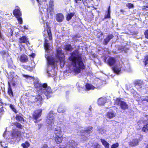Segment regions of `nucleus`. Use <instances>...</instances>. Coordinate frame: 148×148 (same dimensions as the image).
I'll return each mask as SVG.
<instances>
[{
    "label": "nucleus",
    "mask_w": 148,
    "mask_h": 148,
    "mask_svg": "<svg viewBox=\"0 0 148 148\" xmlns=\"http://www.w3.org/2000/svg\"><path fill=\"white\" fill-rule=\"evenodd\" d=\"M41 148H49L47 145L46 144H44Z\"/></svg>",
    "instance_id": "obj_52"
},
{
    "label": "nucleus",
    "mask_w": 148,
    "mask_h": 148,
    "mask_svg": "<svg viewBox=\"0 0 148 148\" xmlns=\"http://www.w3.org/2000/svg\"><path fill=\"white\" fill-rule=\"evenodd\" d=\"M121 66L120 64H118L112 67V69L114 72L117 74L120 72Z\"/></svg>",
    "instance_id": "obj_12"
},
{
    "label": "nucleus",
    "mask_w": 148,
    "mask_h": 148,
    "mask_svg": "<svg viewBox=\"0 0 148 148\" xmlns=\"http://www.w3.org/2000/svg\"><path fill=\"white\" fill-rule=\"evenodd\" d=\"M56 136L55 140L57 144L60 143L62 142L63 139L62 132L61 131V128L58 129L55 128L54 130Z\"/></svg>",
    "instance_id": "obj_5"
},
{
    "label": "nucleus",
    "mask_w": 148,
    "mask_h": 148,
    "mask_svg": "<svg viewBox=\"0 0 148 148\" xmlns=\"http://www.w3.org/2000/svg\"><path fill=\"white\" fill-rule=\"evenodd\" d=\"M120 11H121V12H123V10H120Z\"/></svg>",
    "instance_id": "obj_58"
},
{
    "label": "nucleus",
    "mask_w": 148,
    "mask_h": 148,
    "mask_svg": "<svg viewBox=\"0 0 148 148\" xmlns=\"http://www.w3.org/2000/svg\"><path fill=\"white\" fill-rule=\"evenodd\" d=\"M64 19V16L61 13H59L56 15V20L57 21L60 23L62 22Z\"/></svg>",
    "instance_id": "obj_14"
},
{
    "label": "nucleus",
    "mask_w": 148,
    "mask_h": 148,
    "mask_svg": "<svg viewBox=\"0 0 148 148\" xmlns=\"http://www.w3.org/2000/svg\"><path fill=\"white\" fill-rule=\"evenodd\" d=\"M91 109V107L90 106V108H89V109L90 110Z\"/></svg>",
    "instance_id": "obj_59"
},
{
    "label": "nucleus",
    "mask_w": 148,
    "mask_h": 148,
    "mask_svg": "<svg viewBox=\"0 0 148 148\" xmlns=\"http://www.w3.org/2000/svg\"><path fill=\"white\" fill-rule=\"evenodd\" d=\"M64 49L65 51H71L72 50V47L70 45H65L64 47Z\"/></svg>",
    "instance_id": "obj_24"
},
{
    "label": "nucleus",
    "mask_w": 148,
    "mask_h": 148,
    "mask_svg": "<svg viewBox=\"0 0 148 148\" xmlns=\"http://www.w3.org/2000/svg\"><path fill=\"white\" fill-rule=\"evenodd\" d=\"M147 148H148V144H147Z\"/></svg>",
    "instance_id": "obj_60"
},
{
    "label": "nucleus",
    "mask_w": 148,
    "mask_h": 148,
    "mask_svg": "<svg viewBox=\"0 0 148 148\" xmlns=\"http://www.w3.org/2000/svg\"><path fill=\"white\" fill-rule=\"evenodd\" d=\"M20 61L23 62H27L28 60L27 57L25 55H22L20 58Z\"/></svg>",
    "instance_id": "obj_23"
},
{
    "label": "nucleus",
    "mask_w": 148,
    "mask_h": 148,
    "mask_svg": "<svg viewBox=\"0 0 148 148\" xmlns=\"http://www.w3.org/2000/svg\"><path fill=\"white\" fill-rule=\"evenodd\" d=\"M81 1V0H75V1L76 3H77L78 1Z\"/></svg>",
    "instance_id": "obj_55"
},
{
    "label": "nucleus",
    "mask_w": 148,
    "mask_h": 148,
    "mask_svg": "<svg viewBox=\"0 0 148 148\" xmlns=\"http://www.w3.org/2000/svg\"><path fill=\"white\" fill-rule=\"evenodd\" d=\"M48 34V36L49 37V40H51L52 39V34L51 32V31L49 29H47V31H46Z\"/></svg>",
    "instance_id": "obj_32"
},
{
    "label": "nucleus",
    "mask_w": 148,
    "mask_h": 148,
    "mask_svg": "<svg viewBox=\"0 0 148 148\" xmlns=\"http://www.w3.org/2000/svg\"><path fill=\"white\" fill-rule=\"evenodd\" d=\"M86 89L87 90H90L91 89H94L95 87L92 85L88 84H87L86 85Z\"/></svg>",
    "instance_id": "obj_29"
},
{
    "label": "nucleus",
    "mask_w": 148,
    "mask_h": 148,
    "mask_svg": "<svg viewBox=\"0 0 148 148\" xmlns=\"http://www.w3.org/2000/svg\"><path fill=\"white\" fill-rule=\"evenodd\" d=\"M11 125L12 126H16L18 128L21 129L22 127L20 123L17 122L12 123H11Z\"/></svg>",
    "instance_id": "obj_31"
},
{
    "label": "nucleus",
    "mask_w": 148,
    "mask_h": 148,
    "mask_svg": "<svg viewBox=\"0 0 148 148\" xmlns=\"http://www.w3.org/2000/svg\"><path fill=\"white\" fill-rule=\"evenodd\" d=\"M65 110L61 107H60L58 109V111L59 113H63L65 111Z\"/></svg>",
    "instance_id": "obj_38"
},
{
    "label": "nucleus",
    "mask_w": 148,
    "mask_h": 148,
    "mask_svg": "<svg viewBox=\"0 0 148 148\" xmlns=\"http://www.w3.org/2000/svg\"><path fill=\"white\" fill-rule=\"evenodd\" d=\"M17 18V19H18V21L21 24H22V22H23L22 18H21L20 17H18V18Z\"/></svg>",
    "instance_id": "obj_46"
},
{
    "label": "nucleus",
    "mask_w": 148,
    "mask_h": 148,
    "mask_svg": "<svg viewBox=\"0 0 148 148\" xmlns=\"http://www.w3.org/2000/svg\"><path fill=\"white\" fill-rule=\"evenodd\" d=\"M78 143L75 141L71 140L67 143L66 147L62 146V148H77Z\"/></svg>",
    "instance_id": "obj_9"
},
{
    "label": "nucleus",
    "mask_w": 148,
    "mask_h": 148,
    "mask_svg": "<svg viewBox=\"0 0 148 148\" xmlns=\"http://www.w3.org/2000/svg\"><path fill=\"white\" fill-rule=\"evenodd\" d=\"M69 59L71 61V65L73 67V72L75 74L80 73L81 70L84 69L85 66L82 61V54L78 50H76L71 53Z\"/></svg>",
    "instance_id": "obj_1"
},
{
    "label": "nucleus",
    "mask_w": 148,
    "mask_h": 148,
    "mask_svg": "<svg viewBox=\"0 0 148 148\" xmlns=\"http://www.w3.org/2000/svg\"><path fill=\"white\" fill-rule=\"evenodd\" d=\"M139 140L138 139H134L129 143V145L132 147L136 146L138 145Z\"/></svg>",
    "instance_id": "obj_19"
},
{
    "label": "nucleus",
    "mask_w": 148,
    "mask_h": 148,
    "mask_svg": "<svg viewBox=\"0 0 148 148\" xmlns=\"http://www.w3.org/2000/svg\"><path fill=\"white\" fill-rule=\"evenodd\" d=\"M10 73H11V75H12V73H14V72H12V71H11V72Z\"/></svg>",
    "instance_id": "obj_57"
},
{
    "label": "nucleus",
    "mask_w": 148,
    "mask_h": 148,
    "mask_svg": "<svg viewBox=\"0 0 148 148\" xmlns=\"http://www.w3.org/2000/svg\"><path fill=\"white\" fill-rule=\"evenodd\" d=\"M22 116V115L21 114H17L16 116V120L20 122L24 121Z\"/></svg>",
    "instance_id": "obj_28"
},
{
    "label": "nucleus",
    "mask_w": 148,
    "mask_h": 148,
    "mask_svg": "<svg viewBox=\"0 0 148 148\" xmlns=\"http://www.w3.org/2000/svg\"><path fill=\"white\" fill-rule=\"evenodd\" d=\"M145 37L148 39V29L146 30L144 32Z\"/></svg>",
    "instance_id": "obj_44"
},
{
    "label": "nucleus",
    "mask_w": 148,
    "mask_h": 148,
    "mask_svg": "<svg viewBox=\"0 0 148 148\" xmlns=\"http://www.w3.org/2000/svg\"><path fill=\"white\" fill-rule=\"evenodd\" d=\"M23 76L24 77H25L27 78H33L32 77L29 76L28 75H23Z\"/></svg>",
    "instance_id": "obj_49"
},
{
    "label": "nucleus",
    "mask_w": 148,
    "mask_h": 148,
    "mask_svg": "<svg viewBox=\"0 0 148 148\" xmlns=\"http://www.w3.org/2000/svg\"><path fill=\"white\" fill-rule=\"evenodd\" d=\"M113 37V36L112 34L109 35L106 38L104 39L103 44L105 45H107L110 40L112 39Z\"/></svg>",
    "instance_id": "obj_20"
},
{
    "label": "nucleus",
    "mask_w": 148,
    "mask_h": 148,
    "mask_svg": "<svg viewBox=\"0 0 148 148\" xmlns=\"http://www.w3.org/2000/svg\"><path fill=\"white\" fill-rule=\"evenodd\" d=\"M99 145L98 144H97L96 145H93V147L94 148H98L99 147H98V146Z\"/></svg>",
    "instance_id": "obj_51"
},
{
    "label": "nucleus",
    "mask_w": 148,
    "mask_h": 148,
    "mask_svg": "<svg viewBox=\"0 0 148 148\" xmlns=\"http://www.w3.org/2000/svg\"><path fill=\"white\" fill-rule=\"evenodd\" d=\"M100 140L102 143V144L106 148H109V144L106 140L103 139H101Z\"/></svg>",
    "instance_id": "obj_26"
},
{
    "label": "nucleus",
    "mask_w": 148,
    "mask_h": 148,
    "mask_svg": "<svg viewBox=\"0 0 148 148\" xmlns=\"http://www.w3.org/2000/svg\"><path fill=\"white\" fill-rule=\"evenodd\" d=\"M146 100V101H148V99H147Z\"/></svg>",
    "instance_id": "obj_63"
},
{
    "label": "nucleus",
    "mask_w": 148,
    "mask_h": 148,
    "mask_svg": "<svg viewBox=\"0 0 148 148\" xmlns=\"http://www.w3.org/2000/svg\"><path fill=\"white\" fill-rule=\"evenodd\" d=\"M1 145L4 148H7V146H6L5 143L4 142H1Z\"/></svg>",
    "instance_id": "obj_42"
},
{
    "label": "nucleus",
    "mask_w": 148,
    "mask_h": 148,
    "mask_svg": "<svg viewBox=\"0 0 148 148\" xmlns=\"http://www.w3.org/2000/svg\"><path fill=\"white\" fill-rule=\"evenodd\" d=\"M17 7V8L15 9L13 12L14 15L15 16L16 18L20 17L21 16V13L19 9Z\"/></svg>",
    "instance_id": "obj_17"
},
{
    "label": "nucleus",
    "mask_w": 148,
    "mask_h": 148,
    "mask_svg": "<svg viewBox=\"0 0 148 148\" xmlns=\"http://www.w3.org/2000/svg\"><path fill=\"white\" fill-rule=\"evenodd\" d=\"M23 27L25 29H28L27 27L26 26H24Z\"/></svg>",
    "instance_id": "obj_53"
},
{
    "label": "nucleus",
    "mask_w": 148,
    "mask_h": 148,
    "mask_svg": "<svg viewBox=\"0 0 148 148\" xmlns=\"http://www.w3.org/2000/svg\"><path fill=\"white\" fill-rule=\"evenodd\" d=\"M119 143H117L113 144L111 147V148H117L119 146Z\"/></svg>",
    "instance_id": "obj_41"
},
{
    "label": "nucleus",
    "mask_w": 148,
    "mask_h": 148,
    "mask_svg": "<svg viewBox=\"0 0 148 148\" xmlns=\"http://www.w3.org/2000/svg\"><path fill=\"white\" fill-rule=\"evenodd\" d=\"M116 115V113L114 111H109L106 114L107 117L109 119H112L115 117Z\"/></svg>",
    "instance_id": "obj_15"
},
{
    "label": "nucleus",
    "mask_w": 148,
    "mask_h": 148,
    "mask_svg": "<svg viewBox=\"0 0 148 148\" xmlns=\"http://www.w3.org/2000/svg\"><path fill=\"white\" fill-rule=\"evenodd\" d=\"M49 6L50 7V8L53 7V0H50L49 4Z\"/></svg>",
    "instance_id": "obj_43"
},
{
    "label": "nucleus",
    "mask_w": 148,
    "mask_h": 148,
    "mask_svg": "<svg viewBox=\"0 0 148 148\" xmlns=\"http://www.w3.org/2000/svg\"><path fill=\"white\" fill-rule=\"evenodd\" d=\"M116 60L114 58H111L109 59L108 60V63L110 66L114 65L115 63Z\"/></svg>",
    "instance_id": "obj_25"
},
{
    "label": "nucleus",
    "mask_w": 148,
    "mask_h": 148,
    "mask_svg": "<svg viewBox=\"0 0 148 148\" xmlns=\"http://www.w3.org/2000/svg\"><path fill=\"white\" fill-rule=\"evenodd\" d=\"M21 145L24 148H27L29 146V144L28 142L26 141L25 143L22 144Z\"/></svg>",
    "instance_id": "obj_36"
},
{
    "label": "nucleus",
    "mask_w": 148,
    "mask_h": 148,
    "mask_svg": "<svg viewBox=\"0 0 148 148\" xmlns=\"http://www.w3.org/2000/svg\"><path fill=\"white\" fill-rule=\"evenodd\" d=\"M110 6H109L108 9V12L107 15H105V18H110Z\"/></svg>",
    "instance_id": "obj_33"
},
{
    "label": "nucleus",
    "mask_w": 148,
    "mask_h": 148,
    "mask_svg": "<svg viewBox=\"0 0 148 148\" xmlns=\"http://www.w3.org/2000/svg\"><path fill=\"white\" fill-rule=\"evenodd\" d=\"M54 119L53 116V112L52 111H50L47 115V125L49 126H52V125L54 123Z\"/></svg>",
    "instance_id": "obj_8"
},
{
    "label": "nucleus",
    "mask_w": 148,
    "mask_h": 148,
    "mask_svg": "<svg viewBox=\"0 0 148 148\" xmlns=\"http://www.w3.org/2000/svg\"><path fill=\"white\" fill-rule=\"evenodd\" d=\"M3 109V108H2V109H1V110H2V109Z\"/></svg>",
    "instance_id": "obj_64"
},
{
    "label": "nucleus",
    "mask_w": 148,
    "mask_h": 148,
    "mask_svg": "<svg viewBox=\"0 0 148 148\" xmlns=\"http://www.w3.org/2000/svg\"><path fill=\"white\" fill-rule=\"evenodd\" d=\"M99 131L100 133L102 134L105 132V131L103 128H101L99 130Z\"/></svg>",
    "instance_id": "obj_47"
},
{
    "label": "nucleus",
    "mask_w": 148,
    "mask_h": 148,
    "mask_svg": "<svg viewBox=\"0 0 148 148\" xmlns=\"http://www.w3.org/2000/svg\"><path fill=\"white\" fill-rule=\"evenodd\" d=\"M34 85L37 90L40 92L43 93L48 99L51 96L52 91L51 88L48 86L47 84H41L37 80L34 81Z\"/></svg>",
    "instance_id": "obj_3"
},
{
    "label": "nucleus",
    "mask_w": 148,
    "mask_h": 148,
    "mask_svg": "<svg viewBox=\"0 0 148 148\" xmlns=\"http://www.w3.org/2000/svg\"><path fill=\"white\" fill-rule=\"evenodd\" d=\"M1 53L2 55V57L4 59L6 58L7 61L8 62H10L11 61V58L9 54L6 53L5 52L3 51L1 52Z\"/></svg>",
    "instance_id": "obj_13"
},
{
    "label": "nucleus",
    "mask_w": 148,
    "mask_h": 148,
    "mask_svg": "<svg viewBox=\"0 0 148 148\" xmlns=\"http://www.w3.org/2000/svg\"><path fill=\"white\" fill-rule=\"evenodd\" d=\"M127 45H125L123 46V48H124V49L123 51H125V52H126V51L128 49V48L127 47Z\"/></svg>",
    "instance_id": "obj_48"
},
{
    "label": "nucleus",
    "mask_w": 148,
    "mask_h": 148,
    "mask_svg": "<svg viewBox=\"0 0 148 148\" xmlns=\"http://www.w3.org/2000/svg\"><path fill=\"white\" fill-rule=\"evenodd\" d=\"M41 97L40 95H39L38 96L37 98L35 96H33L31 99L32 101H29L31 102L32 103L38 101H39V100L40 99Z\"/></svg>",
    "instance_id": "obj_22"
},
{
    "label": "nucleus",
    "mask_w": 148,
    "mask_h": 148,
    "mask_svg": "<svg viewBox=\"0 0 148 148\" xmlns=\"http://www.w3.org/2000/svg\"><path fill=\"white\" fill-rule=\"evenodd\" d=\"M92 127H89L87 128L86 130H85L84 132L83 133V134L84 133V137H83L82 138L83 140L85 141L87 140V136L90 133V132L92 130Z\"/></svg>",
    "instance_id": "obj_11"
},
{
    "label": "nucleus",
    "mask_w": 148,
    "mask_h": 148,
    "mask_svg": "<svg viewBox=\"0 0 148 148\" xmlns=\"http://www.w3.org/2000/svg\"><path fill=\"white\" fill-rule=\"evenodd\" d=\"M143 10H148V5L146 6H144L143 8Z\"/></svg>",
    "instance_id": "obj_50"
},
{
    "label": "nucleus",
    "mask_w": 148,
    "mask_h": 148,
    "mask_svg": "<svg viewBox=\"0 0 148 148\" xmlns=\"http://www.w3.org/2000/svg\"><path fill=\"white\" fill-rule=\"evenodd\" d=\"M59 148H62V146L61 147H59Z\"/></svg>",
    "instance_id": "obj_61"
},
{
    "label": "nucleus",
    "mask_w": 148,
    "mask_h": 148,
    "mask_svg": "<svg viewBox=\"0 0 148 148\" xmlns=\"http://www.w3.org/2000/svg\"><path fill=\"white\" fill-rule=\"evenodd\" d=\"M8 94L9 95L12 97H13V92L12 90V89L11 88H10V87L9 88L8 90Z\"/></svg>",
    "instance_id": "obj_34"
},
{
    "label": "nucleus",
    "mask_w": 148,
    "mask_h": 148,
    "mask_svg": "<svg viewBox=\"0 0 148 148\" xmlns=\"http://www.w3.org/2000/svg\"><path fill=\"white\" fill-rule=\"evenodd\" d=\"M76 36H74V37H73V40H74V39H75V38H76Z\"/></svg>",
    "instance_id": "obj_56"
},
{
    "label": "nucleus",
    "mask_w": 148,
    "mask_h": 148,
    "mask_svg": "<svg viewBox=\"0 0 148 148\" xmlns=\"http://www.w3.org/2000/svg\"><path fill=\"white\" fill-rule=\"evenodd\" d=\"M28 38L25 36H22L19 38L18 41L19 43H26L28 42Z\"/></svg>",
    "instance_id": "obj_18"
},
{
    "label": "nucleus",
    "mask_w": 148,
    "mask_h": 148,
    "mask_svg": "<svg viewBox=\"0 0 148 148\" xmlns=\"http://www.w3.org/2000/svg\"><path fill=\"white\" fill-rule=\"evenodd\" d=\"M6 130L4 132V133L3 134V136L4 137L5 136L6 134Z\"/></svg>",
    "instance_id": "obj_54"
},
{
    "label": "nucleus",
    "mask_w": 148,
    "mask_h": 148,
    "mask_svg": "<svg viewBox=\"0 0 148 148\" xmlns=\"http://www.w3.org/2000/svg\"><path fill=\"white\" fill-rule=\"evenodd\" d=\"M106 101V99L105 98H100L98 100V103L100 106L103 105Z\"/></svg>",
    "instance_id": "obj_21"
},
{
    "label": "nucleus",
    "mask_w": 148,
    "mask_h": 148,
    "mask_svg": "<svg viewBox=\"0 0 148 148\" xmlns=\"http://www.w3.org/2000/svg\"><path fill=\"white\" fill-rule=\"evenodd\" d=\"M118 47V51H122L124 48H123V46H119Z\"/></svg>",
    "instance_id": "obj_45"
},
{
    "label": "nucleus",
    "mask_w": 148,
    "mask_h": 148,
    "mask_svg": "<svg viewBox=\"0 0 148 148\" xmlns=\"http://www.w3.org/2000/svg\"><path fill=\"white\" fill-rule=\"evenodd\" d=\"M134 86H136L138 85V86H140L142 85L143 84V81L140 80H136L134 82Z\"/></svg>",
    "instance_id": "obj_27"
},
{
    "label": "nucleus",
    "mask_w": 148,
    "mask_h": 148,
    "mask_svg": "<svg viewBox=\"0 0 148 148\" xmlns=\"http://www.w3.org/2000/svg\"><path fill=\"white\" fill-rule=\"evenodd\" d=\"M64 54L62 52L61 49H58L57 50V54L56 56V58H53V60H54V62L57 64V63L60 61V66L61 67H64ZM57 65V64H56Z\"/></svg>",
    "instance_id": "obj_4"
},
{
    "label": "nucleus",
    "mask_w": 148,
    "mask_h": 148,
    "mask_svg": "<svg viewBox=\"0 0 148 148\" xmlns=\"http://www.w3.org/2000/svg\"><path fill=\"white\" fill-rule=\"evenodd\" d=\"M144 62L145 66H146L147 64H148V56H147L145 57Z\"/></svg>",
    "instance_id": "obj_40"
},
{
    "label": "nucleus",
    "mask_w": 148,
    "mask_h": 148,
    "mask_svg": "<svg viewBox=\"0 0 148 148\" xmlns=\"http://www.w3.org/2000/svg\"><path fill=\"white\" fill-rule=\"evenodd\" d=\"M44 47L46 51L45 56L47 61V73L48 76L53 77L56 74L54 69L56 67L57 65L54 62L53 57L48 54L49 52L50 46L48 42V40L46 39L45 40Z\"/></svg>",
    "instance_id": "obj_2"
},
{
    "label": "nucleus",
    "mask_w": 148,
    "mask_h": 148,
    "mask_svg": "<svg viewBox=\"0 0 148 148\" xmlns=\"http://www.w3.org/2000/svg\"><path fill=\"white\" fill-rule=\"evenodd\" d=\"M144 116L147 119V122L145 123L142 130L144 132H148V115L145 114L144 115Z\"/></svg>",
    "instance_id": "obj_16"
},
{
    "label": "nucleus",
    "mask_w": 148,
    "mask_h": 148,
    "mask_svg": "<svg viewBox=\"0 0 148 148\" xmlns=\"http://www.w3.org/2000/svg\"><path fill=\"white\" fill-rule=\"evenodd\" d=\"M53 9V8H50L48 10V12H49L50 14L51 15H53L54 14Z\"/></svg>",
    "instance_id": "obj_37"
},
{
    "label": "nucleus",
    "mask_w": 148,
    "mask_h": 148,
    "mask_svg": "<svg viewBox=\"0 0 148 148\" xmlns=\"http://www.w3.org/2000/svg\"><path fill=\"white\" fill-rule=\"evenodd\" d=\"M42 111L41 109L36 110L33 114V118L36 120L41 116Z\"/></svg>",
    "instance_id": "obj_10"
},
{
    "label": "nucleus",
    "mask_w": 148,
    "mask_h": 148,
    "mask_svg": "<svg viewBox=\"0 0 148 148\" xmlns=\"http://www.w3.org/2000/svg\"><path fill=\"white\" fill-rule=\"evenodd\" d=\"M21 132L20 131L16 129H14L13 130L11 134L12 138L14 140V142H15L17 138H19V140H18V141H19L21 138H22L21 136Z\"/></svg>",
    "instance_id": "obj_7"
},
{
    "label": "nucleus",
    "mask_w": 148,
    "mask_h": 148,
    "mask_svg": "<svg viewBox=\"0 0 148 148\" xmlns=\"http://www.w3.org/2000/svg\"><path fill=\"white\" fill-rule=\"evenodd\" d=\"M116 103L120 106V108L123 110L127 109L128 108V105L126 103L122 100L121 99L117 98L115 101Z\"/></svg>",
    "instance_id": "obj_6"
},
{
    "label": "nucleus",
    "mask_w": 148,
    "mask_h": 148,
    "mask_svg": "<svg viewBox=\"0 0 148 148\" xmlns=\"http://www.w3.org/2000/svg\"><path fill=\"white\" fill-rule=\"evenodd\" d=\"M74 13H71L70 14H68L66 16V20L67 21L70 20L74 15Z\"/></svg>",
    "instance_id": "obj_30"
},
{
    "label": "nucleus",
    "mask_w": 148,
    "mask_h": 148,
    "mask_svg": "<svg viewBox=\"0 0 148 148\" xmlns=\"http://www.w3.org/2000/svg\"><path fill=\"white\" fill-rule=\"evenodd\" d=\"M126 6L129 8H134V5L133 4L131 3H127Z\"/></svg>",
    "instance_id": "obj_39"
},
{
    "label": "nucleus",
    "mask_w": 148,
    "mask_h": 148,
    "mask_svg": "<svg viewBox=\"0 0 148 148\" xmlns=\"http://www.w3.org/2000/svg\"><path fill=\"white\" fill-rule=\"evenodd\" d=\"M37 1V2H39V1L38 0H36Z\"/></svg>",
    "instance_id": "obj_62"
},
{
    "label": "nucleus",
    "mask_w": 148,
    "mask_h": 148,
    "mask_svg": "<svg viewBox=\"0 0 148 148\" xmlns=\"http://www.w3.org/2000/svg\"><path fill=\"white\" fill-rule=\"evenodd\" d=\"M10 107L12 110L15 113H17L18 112L17 111L15 108V106L14 105L10 104Z\"/></svg>",
    "instance_id": "obj_35"
}]
</instances>
